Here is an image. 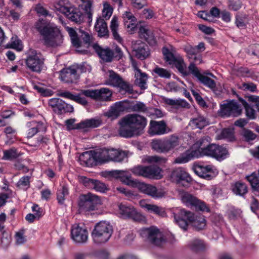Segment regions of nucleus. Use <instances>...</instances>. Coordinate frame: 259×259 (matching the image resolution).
I'll list each match as a JSON object with an SVG mask.
<instances>
[{
    "label": "nucleus",
    "mask_w": 259,
    "mask_h": 259,
    "mask_svg": "<svg viewBox=\"0 0 259 259\" xmlns=\"http://www.w3.org/2000/svg\"><path fill=\"white\" fill-rule=\"evenodd\" d=\"M194 147L197 149H192L188 150L186 153V157H178L175 159V162L186 163L191 158L203 155L211 156L218 160H222L228 155L227 148L216 144H209L208 141L204 138H202L197 141L194 144Z\"/></svg>",
    "instance_id": "f257e3e1"
},
{
    "label": "nucleus",
    "mask_w": 259,
    "mask_h": 259,
    "mask_svg": "<svg viewBox=\"0 0 259 259\" xmlns=\"http://www.w3.org/2000/svg\"><path fill=\"white\" fill-rule=\"evenodd\" d=\"M147 119L138 114H131L120 121L119 134L124 138L139 135L147 125Z\"/></svg>",
    "instance_id": "f03ea898"
},
{
    "label": "nucleus",
    "mask_w": 259,
    "mask_h": 259,
    "mask_svg": "<svg viewBox=\"0 0 259 259\" xmlns=\"http://www.w3.org/2000/svg\"><path fill=\"white\" fill-rule=\"evenodd\" d=\"M174 214L176 223L184 230H187L189 222H191L197 230L203 229L206 226V220L203 216L195 218L194 213L190 211L181 209Z\"/></svg>",
    "instance_id": "7ed1b4c3"
},
{
    "label": "nucleus",
    "mask_w": 259,
    "mask_h": 259,
    "mask_svg": "<svg viewBox=\"0 0 259 259\" xmlns=\"http://www.w3.org/2000/svg\"><path fill=\"white\" fill-rule=\"evenodd\" d=\"M45 45L49 47H57L63 43V36L60 30L54 24L36 25Z\"/></svg>",
    "instance_id": "20e7f679"
},
{
    "label": "nucleus",
    "mask_w": 259,
    "mask_h": 259,
    "mask_svg": "<svg viewBox=\"0 0 259 259\" xmlns=\"http://www.w3.org/2000/svg\"><path fill=\"white\" fill-rule=\"evenodd\" d=\"M113 233L112 227L105 221L97 223L91 234L92 239L96 244H102L107 242Z\"/></svg>",
    "instance_id": "39448f33"
},
{
    "label": "nucleus",
    "mask_w": 259,
    "mask_h": 259,
    "mask_svg": "<svg viewBox=\"0 0 259 259\" xmlns=\"http://www.w3.org/2000/svg\"><path fill=\"white\" fill-rule=\"evenodd\" d=\"M93 49L99 57L106 63L118 61L122 58L123 53L121 48L116 45L113 49L108 47L102 48L98 45H94Z\"/></svg>",
    "instance_id": "423d86ee"
},
{
    "label": "nucleus",
    "mask_w": 259,
    "mask_h": 259,
    "mask_svg": "<svg viewBox=\"0 0 259 259\" xmlns=\"http://www.w3.org/2000/svg\"><path fill=\"white\" fill-rule=\"evenodd\" d=\"M131 170L134 175L146 178L159 180L162 177L161 169L154 165L149 166L139 165L133 167Z\"/></svg>",
    "instance_id": "0eeeda50"
},
{
    "label": "nucleus",
    "mask_w": 259,
    "mask_h": 259,
    "mask_svg": "<svg viewBox=\"0 0 259 259\" xmlns=\"http://www.w3.org/2000/svg\"><path fill=\"white\" fill-rule=\"evenodd\" d=\"M140 235L146 241L155 246H161L165 242L163 234L155 227L142 229Z\"/></svg>",
    "instance_id": "6e6552de"
},
{
    "label": "nucleus",
    "mask_w": 259,
    "mask_h": 259,
    "mask_svg": "<svg viewBox=\"0 0 259 259\" xmlns=\"http://www.w3.org/2000/svg\"><path fill=\"white\" fill-rule=\"evenodd\" d=\"M44 56L35 50H30L26 59L27 67L31 71L40 73L44 68Z\"/></svg>",
    "instance_id": "1a4fd4ad"
},
{
    "label": "nucleus",
    "mask_w": 259,
    "mask_h": 259,
    "mask_svg": "<svg viewBox=\"0 0 259 259\" xmlns=\"http://www.w3.org/2000/svg\"><path fill=\"white\" fill-rule=\"evenodd\" d=\"M101 204L100 198L97 195L88 193L80 196L78 202L79 210L88 211L95 210L98 205Z\"/></svg>",
    "instance_id": "9d476101"
},
{
    "label": "nucleus",
    "mask_w": 259,
    "mask_h": 259,
    "mask_svg": "<svg viewBox=\"0 0 259 259\" xmlns=\"http://www.w3.org/2000/svg\"><path fill=\"white\" fill-rule=\"evenodd\" d=\"M55 8L57 11L64 14L72 22L80 23L83 20L82 14L78 8L73 6H64L62 5L61 2L56 5Z\"/></svg>",
    "instance_id": "9b49d317"
},
{
    "label": "nucleus",
    "mask_w": 259,
    "mask_h": 259,
    "mask_svg": "<svg viewBox=\"0 0 259 259\" xmlns=\"http://www.w3.org/2000/svg\"><path fill=\"white\" fill-rule=\"evenodd\" d=\"M242 108L236 101L231 100L221 105L220 114L223 117L239 116L242 113Z\"/></svg>",
    "instance_id": "f8f14e48"
},
{
    "label": "nucleus",
    "mask_w": 259,
    "mask_h": 259,
    "mask_svg": "<svg viewBox=\"0 0 259 259\" xmlns=\"http://www.w3.org/2000/svg\"><path fill=\"white\" fill-rule=\"evenodd\" d=\"M84 96L92 99L103 101L111 100L112 92L108 88H103L100 90H81Z\"/></svg>",
    "instance_id": "ddd939ff"
},
{
    "label": "nucleus",
    "mask_w": 259,
    "mask_h": 259,
    "mask_svg": "<svg viewBox=\"0 0 259 259\" xmlns=\"http://www.w3.org/2000/svg\"><path fill=\"white\" fill-rule=\"evenodd\" d=\"M89 233L87 228L84 225L74 224L71 230V238L77 243H85L88 240Z\"/></svg>",
    "instance_id": "4468645a"
},
{
    "label": "nucleus",
    "mask_w": 259,
    "mask_h": 259,
    "mask_svg": "<svg viewBox=\"0 0 259 259\" xmlns=\"http://www.w3.org/2000/svg\"><path fill=\"white\" fill-rule=\"evenodd\" d=\"M181 200L188 206H194L196 209L203 211L208 212L209 211V208L204 202L187 192H184L182 194Z\"/></svg>",
    "instance_id": "2eb2a0df"
},
{
    "label": "nucleus",
    "mask_w": 259,
    "mask_h": 259,
    "mask_svg": "<svg viewBox=\"0 0 259 259\" xmlns=\"http://www.w3.org/2000/svg\"><path fill=\"white\" fill-rule=\"evenodd\" d=\"M190 72L200 81L205 86L210 89L213 91H215L216 88L215 82L208 76H205L200 73L198 68L195 64L191 63L188 67Z\"/></svg>",
    "instance_id": "dca6fc26"
},
{
    "label": "nucleus",
    "mask_w": 259,
    "mask_h": 259,
    "mask_svg": "<svg viewBox=\"0 0 259 259\" xmlns=\"http://www.w3.org/2000/svg\"><path fill=\"white\" fill-rule=\"evenodd\" d=\"M129 108V102L124 100L117 102L111 106L110 109L105 113V115L112 119L117 118L120 114Z\"/></svg>",
    "instance_id": "f3484780"
},
{
    "label": "nucleus",
    "mask_w": 259,
    "mask_h": 259,
    "mask_svg": "<svg viewBox=\"0 0 259 259\" xmlns=\"http://www.w3.org/2000/svg\"><path fill=\"white\" fill-rule=\"evenodd\" d=\"M170 178L172 181L183 185L184 183H190L192 181L190 175L182 167L174 169L170 174Z\"/></svg>",
    "instance_id": "a211bd4d"
},
{
    "label": "nucleus",
    "mask_w": 259,
    "mask_h": 259,
    "mask_svg": "<svg viewBox=\"0 0 259 259\" xmlns=\"http://www.w3.org/2000/svg\"><path fill=\"white\" fill-rule=\"evenodd\" d=\"M169 132L170 130L167 127L164 120H151L150 122L148 133L151 136L162 135Z\"/></svg>",
    "instance_id": "6ab92c4d"
},
{
    "label": "nucleus",
    "mask_w": 259,
    "mask_h": 259,
    "mask_svg": "<svg viewBox=\"0 0 259 259\" xmlns=\"http://www.w3.org/2000/svg\"><path fill=\"white\" fill-rule=\"evenodd\" d=\"M60 76L61 80L67 83H75L79 78L77 68L75 66L63 69L60 72Z\"/></svg>",
    "instance_id": "aec40b11"
},
{
    "label": "nucleus",
    "mask_w": 259,
    "mask_h": 259,
    "mask_svg": "<svg viewBox=\"0 0 259 259\" xmlns=\"http://www.w3.org/2000/svg\"><path fill=\"white\" fill-rule=\"evenodd\" d=\"M140 189L143 193L154 198H160L163 197L165 192L161 189H157L155 186L142 183L140 185Z\"/></svg>",
    "instance_id": "412c9836"
},
{
    "label": "nucleus",
    "mask_w": 259,
    "mask_h": 259,
    "mask_svg": "<svg viewBox=\"0 0 259 259\" xmlns=\"http://www.w3.org/2000/svg\"><path fill=\"white\" fill-rule=\"evenodd\" d=\"M111 176L119 179L124 184L128 186H134L136 182L132 179L131 174L126 170H113L109 171Z\"/></svg>",
    "instance_id": "4be33fe9"
},
{
    "label": "nucleus",
    "mask_w": 259,
    "mask_h": 259,
    "mask_svg": "<svg viewBox=\"0 0 259 259\" xmlns=\"http://www.w3.org/2000/svg\"><path fill=\"white\" fill-rule=\"evenodd\" d=\"M132 48L135 56L141 60L146 59L149 55L147 46L140 40L133 42Z\"/></svg>",
    "instance_id": "5701e85b"
},
{
    "label": "nucleus",
    "mask_w": 259,
    "mask_h": 259,
    "mask_svg": "<svg viewBox=\"0 0 259 259\" xmlns=\"http://www.w3.org/2000/svg\"><path fill=\"white\" fill-rule=\"evenodd\" d=\"M102 123V120L99 118L87 119L78 123L76 128L86 130L88 128L98 127L101 125Z\"/></svg>",
    "instance_id": "b1692460"
},
{
    "label": "nucleus",
    "mask_w": 259,
    "mask_h": 259,
    "mask_svg": "<svg viewBox=\"0 0 259 259\" xmlns=\"http://www.w3.org/2000/svg\"><path fill=\"white\" fill-rule=\"evenodd\" d=\"M27 126L29 127L27 133V137L31 138L38 132L46 131V126L41 122L31 121L27 123Z\"/></svg>",
    "instance_id": "393cba45"
},
{
    "label": "nucleus",
    "mask_w": 259,
    "mask_h": 259,
    "mask_svg": "<svg viewBox=\"0 0 259 259\" xmlns=\"http://www.w3.org/2000/svg\"><path fill=\"white\" fill-rule=\"evenodd\" d=\"M108 161L121 162L127 157V154L125 151L114 149H107Z\"/></svg>",
    "instance_id": "a878e982"
},
{
    "label": "nucleus",
    "mask_w": 259,
    "mask_h": 259,
    "mask_svg": "<svg viewBox=\"0 0 259 259\" xmlns=\"http://www.w3.org/2000/svg\"><path fill=\"white\" fill-rule=\"evenodd\" d=\"M82 95H84L82 94L81 91L80 93L76 95L72 94L68 91L61 92L59 93V96L60 97L70 99L84 106L87 104L88 102L85 98L82 97Z\"/></svg>",
    "instance_id": "bb28decb"
},
{
    "label": "nucleus",
    "mask_w": 259,
    "mask_h": 259,
    "mask_svg": "<svg viewBox=\"0 0 259 259\" xmlns=\"http://www.w3.org/2000/svg\"><path fill=\"white\" fill-rule=\"evenodd\" d=\"M95 28L96 31L98 32L99 36L108 37L109 36L107 25L103 18L99 17L97 18Z\"/></svg>",
    "instance_id": "cd10ccee"
},
{
    "label": "nucleus",
    "mask_w": 259,
    "mask_h": 259,
    "mask_svg": "<svg viewBox=\"0 0 259 259\" xmlns=\"http://www.w3.org/2000/svg\"><path fill=\"white\" fill-rule=\"evenodd\" d=\"M163 100L165 104L171 106L176 109H179L180 108L189 109L190 107L189 103L184 99H173L164 97L163 98Z\"/></svg>",
    "instance_id": "c85d7f7f"
},
{
    "label": "nucleus",
    "mask_w": 259,
    "mask_h": 259,
    "mask_svg": "<svg viewBox=\"0 0 259 259\" xmlns=\"http://www.w3.org/2000/svg\"><path fill=\"white\" fill-rule=\"evenodd\" d=\"M193 170L195 173L200 177L206 179H209L211 178L210 173L211 172L212 167L209 165L204 166L196 164L193 167Z\"/></svg>",
    "instance_id": "c756f323"
},
{
    "label": "nucleus",
    "mask_w": 259,
    "mask_h": 259,
    "mask_svg": "<svg viewBox=\"0 0 259 259\" xmlns=\"http://www.w3.org/2000/svg\"><path fill=\"white\" fill-rule=\"evenodd\" d=\"M110 28L114 39L119 44H123V39L119 33V23L118 18L116 16L112 18Z\"/></svg>",
    "instance_id": "7c9ffc66"
},
{
    "label": "nucleus",
    "mask_w": 259,
    "mask_h": 259,
    "mask_svg": "<svg viewBox=\"0 0 259 259\" xmlns=\"http://www.w3.org/2000/svg\"><path fill=\"white\" fill-rule=\"evenodd\" d=\"M68 32L71 37L72 44L76 48V51L78 53L82 54H87L88 51L82 49V45L80 43V40L77 38L75 31L71 28H68Z\"/></svg>",
    "instance_id": "2f4dec72"
},
{
    "label": "nucleus",
    "mask_w": 259,
    "mask_h": 259,
    "mask_svg": "<svg viewBox=\"0 0 259 259\" xmlns=\"http://www.w3.org/2000/svg\"><path fill=\"white\" fill-rule=\"evenodd\" d=\"M135 84L139 87L141 89L145 90L147 88V80L148 75L145 72H142L141 70H137V72H135Z\"/></svg>",
    "instance_id": "473e14b6"
},
{
    "label": "nucleus",
    "mask_w": 259,
    "mask_h": 259,
    "mask_svg": "<svg viewBox=\"0 0 259 259\" xmlns=\"http://www.w3.org/2000/svg\"><path fill=\"white\" fill-rule=\"evenodd\" d=\"M167 152L179 147L181 144L180 138L176 135H171L164 138Z\"/></svg>",
    "instance_id": "72a5a7b5"
},
{
    "label": "nucleus",
    "mask_w": 259,
    "mask_h": 259,
    "mask_svg": "<svg viewBox=\"0 0 259 259\" xmlns=\"http://www.w3.org/2000/svg\"><path fill=\"white\" fill-rule=\"evenodd\" d=\"M232 190L236 195L243 196L248 192L246 185L240 181H238L232 185Z\"/></svg>",
    "instance_id": "f704fd0d"
},
{
    "label": "nucleus",
    "mask_w": 259,
    "mask_h": 259,
    "mask_svg": "<svg viewBox=\"0 0 259 259\" xmlns=\"http://www.w3.org/2000/svg\"><path fill=\"white\" fill-rule=\"evenodd\" d=\"M151 147L158 153H168L164 138L153 140L151 142Z\"/></svg>",
    "instance_id": "c9c22d12"
},
{
    "label": "nucleus",
    "mask_w": 259,
    "mask_h": 259,
    "mask_svg": "<svg viewBox=\"0 0 259 259\" xmlns=\"http://www.w3.org/2000/svg\"><path fill=\"white\" fill-rule=\"evenodd\" d=\"M208 124V121L203 116L199 115L190 121L189 125L193 128L202 129Z\"/></svg>",
    "instance_id": "e433bc0d"
},
{
    "label": "nucleus",
    "mask_w": 259,
    "mask_h": 259,
    "mask_svg": "<svg viewBox=\"0 0 259 259\" xmlns=\"http://www.w3.org/2000/svg\"><path fill=\"white\" fill-rule=\"evenodd\" d=\"M81 39L82 41H80V43H81L82 46V49L88 51V53L87 54L89 53L88 49L90 47L93 48V46L94 45H98L97 44L94 42L92 36L90 35L88 33H82L81 35Z\"/></svg>",
    "instance_id": "4c0bfd02"
},
{
    "label": "nucleus",
    "mask_w": 259,
    "mask_h": 259,
    "mask_svg": "<svg viewBox=\"0 0 259 259\" xmlns=\"http://www.w3.org/2000/svg\"><path fill=\"white\" fill-rule=\"evenodd\" d=\"M140 203L142 207L144 208L148 211L153 212L161 216L164 214V211L163 210L162 208L156 205L147 204L143 201H141Z\"/></svg>",
    "instance_id": "58836bf2"
},
{
    "label": "nucleus",
    "mask_w": 259,
    "mask_h": 259,
    "mask_svg": "<svg viewBox=\"0 0 259 259\" xmlns=\"http://www.w3.org/2000/svg\"><path fill=\"white\" fill-rule=\"evenodd\" d=\"M109 78L106 81V84L113 87H117L122 79L117 73L111 70L108 71Z\"/></svg>",
    "instance_id": "ea45409f"
},
{
    "label": "nucleus",
    "mask_w": 259,
    "mask_h": 259,
    "mask_svg": "<svg viewBox=\"0 0 259 259\" xmlns=\"http://www.w3.org/2000/svg\"><path fill=\"white\" fill-rule=\"evenodd\" d=\"M119 212L123 218H133L136 211L134 207L121 204L119 206Z\"/></svg>",
    "instance_id": "a19ab883"
},
{
    "label": "nucleus",
    "mask_w": 259,
    "mask_h": 259,
    "mask_svg": "<svg viewBox=\"0 0 259 259\" xmlns=\"http://www.w3.org/2000/svg\"><path fill=\"white\" fill-rule=\"evenodd\" d=\"M79 159L88 166L93 165L95 162L94 153L92 151L83 153L80 156Z\"/></svg>",
    "instance_id": "79ce46f5"
},
{
    "label": "nucleus",
    "mask_w": 259,
    "mask_h": 259,
    "mask_svg": "<svg viewBox=\"0 0 259 259\" xmlns=\"http://www.w3.org/2000/svg\"><path fill=\"white\" fill-rule=\"evenodd\" d=\"M133 112L145 113L147 114L149 108L143 102L137 101L135 103L129 105L128 109Z\"/></svg>",
    "instance_id": "37998d69"
},
{
    "label": "nucleus",
    "mask_w": 259,
    "mask_h": 259,
    "mask_svg": "<svg viewBox=\"0 0 259 259\" xmlns=\"http://www.w3.org/2000/svg\"><path fill=\"white\" fill-rule=\"evenodd\" d=\"M172 65H175L180 72L185 76L189 74L190 71H188L187 69V66L184 63V60L181 57H178L174 62Z\"/></svg>",
    "instance_id": "c03bdc74"
},
{
    "label": "nucleus",
    "mask_w": 259,
    "mask_h": 259,
    "mask_svg": "<svg viewBox=\"0 0 259 259\" xmlns=\"http://www.w3.org/2000/svg\"><path fill=\"white\" fill-rule=\"evenodd\" d=\"M94 153L95 162L102 163L108 161L107 149H103Z\"/></svg>",
    "instance_id": "a18cd8bd"
},
{
    "label": "nucleus",
    "mask_w": 259,
    "mask_h": 259,
    "mask_svg": "<svg viewBox=\"0 0 259 259\" xmlns=\"http://www.w3.org/2000/svg\"><path fill=\"white\" fill-rule=\"evenodd\" d=\"M247 180L250 183L252 189L255 190L259 189V168L257 173L253 172L246 177Z\"/></svg>",
    "instance_id": "49530a36"
},
{
    "label": "nucleus",
    "mask_w": 259,
    "mask_h": 259,
    "mask_svg": "<svg viewBox=\"0 0 259 259\" xmlns=\"http://www.w3.org/2000/svg\"><path fill=\"white\" fill-rule=\"evenodd\" d=\"M218 139H225L228 141H232L234 139V131L232 128H225L218 135Z\"/></svg>",
    "instance_id": "de8ad7c7"
},
{
    "label": "nucleus",
    "mask_w": 259,
    "mask_h": 259,
    "mask_svg": "<svg viewBox=\"0 0 259 259\" xmlns=\"http://www.w3.org/2000/svg\"><path fill=\"white\" fill-rule=\"evenodd\" d=\"M164 60L168 64H173L175 61L178 58L174 56V54L168 48L163 47L162 50Z\"/></svg>",
    "instance_id": "09e8293b"
},
{
    "label": "nucleus",
    "mask_w": 259,
    "mask_h": 259,
    "mask_svg": "<svg viewBox=\"0 0 259 259\" xmlns=\"http://www.w3.org/2000/svg\"><path fill=\"white\" fill-rule=\"evenodd\" d=\"M189 246L192 250L195 251L202 250L205 247L204 242L202 240L197 239L192 240L190 243Z\"/></svg>",
    "instance_id": "8fccbe9b"
},
{
    "label": "nucleus",
    "mask_w": 259,
    "mask_h": 259,
    "mask_svg": "<svg viewBox=\"0 0 259 259\" xmlns=\"http://www.w3.org/2000/svg\"><path fill=\"white\" fill-rule=\"evenodd\" d=\"M140 33L141 35H143V37L150 45H154L156 44V40L154 36L152 35H150L148 30L144 27H140Z\"/></svg>",
    "instance_id": "3c124183"
},
{
    "label": "nucleus",
    "mask_w": 259,
    "mask_h": 259,
    "mask_svg": "<svg viewBox=\"0 0 259 259\" xmlns=\"http://www.w3.org/2000/svg\"><path fill=\"white\" fill-rule=\"evenodd\" d=\"M19 156L17 151L15 148H11L4 151V156L2 159L7 160H12Z\"/></svg>",
    "instance_id": "603ef678"
},
{
    "label": "nucleus",
    "mask_w": 259,
    "mask_h": 259,
    "mask_svg": "<svg viewBox=\"0 0 259 259\" xmlns=\"http://www.w3.org/2000/svg\"><path fill=\"white\" fill-rule=\"evenodd\" d=\"M241 135L244 140L248 142L255 140L256 138V135L254 133L251 131L246 128L242 129Z\"/></svg>",
    "instance_id": "864d4df0"
},
{
    "label": "nucleus",
    "mask_w": 259,
    "mask_h": 259,
    "mask_svg": "<svg viewBox=\"0 0 259 259\" xmlns=\"http://www.w3.org/2000/svg\"><path fill=\"white\" fill-rule=\"evenodd\" d=\"M68 195V189L66 186H63L57 193V198L60 204H63L65 197Z\"/></svg>",
    "instance_id": "5fc2aeb1"
},
{
    "label": "nucleus",
    "mask_w": 259,
    "mask_h": 259,
    "mask_svg": "<svg viewBox=\"0 0 259 259\" xmlns=\"http://www.w3.org/2000/svg\"><path fill=\"white\" fill-rule=\"evenodd\" d=\"M7 48L16 49L18 51L22 50L23 47L21 41L17 36L11 38V41L7 45Z\"/></svg>",
    "instance_id": "6e6d98bb"
},
{
    "label": "nucleus",
    "mask_w": 259,
    "mask_h": 259,
    "mask_svg": "<svg viewBox=\"0 0 259 259\" xmlns=\"http://www.w3.org/2000/svg\"><path fill=\"white\" fill-rule=\"evenodd\" d=\"M240 101L241 102L246 111V116L250 119H253L255 118V111L248 104L247 102L242 99H239Z\"/></svg>",
    "instance_id": "4d7b16f0"
},
{
    "label": "nucleus",
    "mask_w": 259,
    "mask_h": 259,
    "mask_svg": "<svg viewBox=\"0 0 259 259\" xmlns=\"http://www.w3.org/2000/svg\"><path fill=\"white\" fill-rule=\"evenodd\" d=\"M29 186L30 177L29 176L22 177L17 183V186L22 189H27Z\"/></svg>",
    "instance_id": "13d9d810"
},
{
    "label": "nucleus",
    "mask_w": 259,
    "mask_h": 259,
    "mask_svg": "<svg viewBox=\"0 0 259 259\" xmlns=\"http://www.w3.org/2000/svg\"><path fill=\"white\" fill-rule=\"evenodd\" d=\"M153 72L157 74L160 77L169 78L171 76V74L169 71L159 67H156L153 69Z\"/></svg>",
    "instance_id": "bf43d9fd"
},
{
    "label": "nucleus",
    "mask_w": 259,
    "mask_h": 259,
    "mask_svg": "<svg viewBox=\"0 0 259 259\" xmlns=\"http://www.w3.org/2000/svg\"><path fill=\"white\" fill-rule=\"evenodd\" d=\"M144 161L148 163H164L166 162V159L159 156H149L146 157Z\"/></svg>",
    "instance_id": "052dcab7"
},
{
    "label": "nucleus",
    "mask_w": 259,
    "mask_h": 259,
    "mask_svg": "<svg viewBox=\"0 0 259 259\" xmlns=\"http://www.w3.org/2000/svg\"><path fill=\"white\" fill-rule=\"evenodd\" d=\"M113 13V9L109 4L105 3L104 8L102 11V16L106 20H108L111 16Z\"/></svg>",
    "instance_id": "680f3d73"
},
{
    "label": "nucleus",
    "mask_w": 259,
    "mask_h": 259,
    "mask_svg": "<svg viewBox=\"0 0 259 259\" xmlns=\"http://www.w3.org/2000/svg\"><path fill=\"white\" fill-rule=\"evenodd\" d=\"M147 115L153 118H161L164 116L163 112L157 108H149Z\"/></svg>",
    "instance_id": "e2e57ef3"
},
{
    "label": "nucleus",
    "mask_w": 259,
    "mask_h": 259,
    "mask_svg": "<svg viewBox=\"0 0 259 259\" xmlns=\"http://www.w3.org/2000/svg\"><path fill=\"white\" fill-rule=\"evenodd\" d=\"M11 241L10 234L7 231H3L1 237V244L4 247H7Z\"/></svg>",
    "instance_id": "0e129e2a"
},
{
    "label": "nucleus",
    "mask_w": 259,
    "mask_h": 259,
    "mask_svg": "<svg viewBox=\"0 0 259 259\" xmlns=\"http://www.w3.org/2000/svg\"><path fill=\"white\" fill-rule=\"evenodd\" d=\"M91 189H94L97 191L103 192L106 190L105 185L96 180H94Z\"/></svg>",
    "instance_id": "69168bd1"
},
{
    "label": "nucleus",
    "mask_w": 259,
    "mask_h": 259,
    "mask_svg": "<svg viewBox=\"0 0 259 259\" xmlns=\"http://www.w3.org/2000/svg\"><path fill=\"white\" fill-rule=\"evenodd\" d=\"M184 50L187 53L189 58H192L193 56L198 54L195 47H193L190 45H186L185 46Z\"/></svg>",
    "instance_id": "338daca9"
},
{
    "label": "nucleus",
    "mask_w": 259,
    "mask_h": 259,
    "mask_svg": "<svg viewBox=\"0 0 259 259\" xmlns=\"http://www.w3.org/2000/svg\"><path fill=\"white\" fill-rule=\"evenodd\" d=\"M16 242L17 244H22L26 241L25 237L24 235V232L22 231H19L15 235Z\"/></svg>",
    "instance_id": "774afa93"
}]
</instances>
